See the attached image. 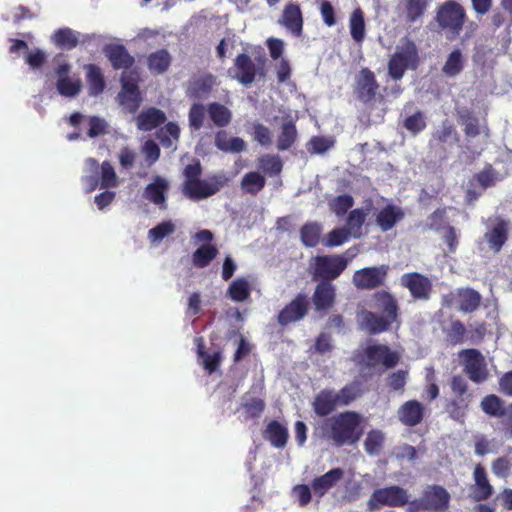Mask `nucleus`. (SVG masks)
I'll list each match as a JSON object with an SVG mask.
<instances>
[{"label":"nucleus","instance_id":"35","mask_svg":"<svg viewBox=\"0 0 512 512\" xmlns=\"http://www.w3.org/2000/svg\"><path fill=\"white\" fill-rule=\"evenodd\" d=\"M399 6L405 15V21L411 24L422 18L427 9L428 0H400Z\"/></svg>","mask_w":512,"mask_h":512},{"label":"nucleus","instance_id":"14","mask_svg":"<svg viewBox=\"0 0 512 512\" xmlns=\"http://www.w3.org/2000/svg\"><path fill=\"white\" fill-rule=\"evenodd\" d=\"M484 334L485 328L483 324L468 329L460 320L450 323V344L452 345L476 344L483 339Z\"/></svg>","mask_w":512,"mask_h":512},{"label":"nucleus","instance_id":"48","mask_svg":"<svg viewBox=\"0 0 512 512\" xmlns=\"http://www.w3.org/2000/svg\"><path fill=\"white\" fill-rule=\"evenodd\" d=\"M369 212L367 208L364 209L356 208L350 211L347 217V230L350 231L354 238H359L362 235V226L365 222L366 216Z\"/></svg>","mask_w":512,"mask_h":512},{"label":"nucleus","instance_id":"6","mask_svg":"<svg viewBox=\"0 0 512 512\" xmlns=\"http://www.w3.org/2000/svg\"><path fill=\"white\" fill-rule=\"evenodd\" d=\"M120 82L121 90L117 95L118 103L125 111L134 114L138 111L142 102L137 74L123 72Z\"/></svg>","mask_w":512,"mask_h":512},{"label":"nucleus","instance_id":"22","mask_svg":"<svg viewBox=\"0 0 512 512\" xmlns=\"http://www.w3.org/2000/svg\"><path fill=\"white\" fill-rule=\"evenodd\" d=\"M374 308L382 312V315L393 322L400 324L399 305L394 296L385 290L373 294Z\"/></svg>","mask_w":512,"mask_h":512},{"label":"nucleus","instance_id":"36","mask_svg":"<svg viewBox=\"0 0 512 512\" xmlns=\"http://www.w3.org/2000/svg\"><path fill=\"white\" fill-rule=\"evenodd\" d=\"M505 407V401L496 394H488L480 402V408L483 413L493 418L504 417Z\"/></svg>","mask_w":512,"mask_h":512},{"label":"nucleus","instance_id":"21","mask_svg":"<svg viewBox=\"0 0 512 512\" xmlns=\"http://www.w3.org/2000/svg\"><path fill=\"white\" fill-rule=\"evenodd\" d=\"M509 222L502 217H496L491 228L484 234L489 248L499 252L508 240Z\"/></svg>","mask_w":512,"mask_h":512},{"label":"nucleus","instance_id":"5","mask_svg":"<svg viewBox=\"0 0 512 512\" xmlns=\"http://www.w3.org/2000/svg\"><path fill=\"white\" fill-rule=\"evenodd\" d=\"M409 497L407 491L400 486H389L376 489L367 502L368 510L375 511L382 506L402 507L409 505Z\"/></svg>","mask_w":512,"mask_h":512},{"label":"nucleus","instance_id":"55","mask_svg":"<svg viewBox=\"0 0 512 512\" xmlns=\"http://www.w3.org/2000/svg\"><path fill=\"white\" fill-rule=\"evenodd\" d=\"M56 88L60 95L74 97L81 91V81L70 77L57 79Z\"/></svg>","mask_w":512,"mask_h":512},{"label":"nucleus","instance_id":"40","mask_svg":"<svg viewBox=\"0 0 512 512\" xmlns=\"http://www.w3.org/2000/svg\"><path fill=\"white\" fill-rule=\"evenodd\" d=\"M171 61L170 53L166 49H160L148 56L147 65L152 73L163 74L169 69Z\"/></svg>","mask_w":512,"mask_h":512},{"label":"nucleus","instance_id":"32","mask_svg":"<svg viewBox=\"0 0 512 512\" xmlns=\"http://www.w3.org/2000/svg\"><path fill=\"white\" fill-rule=\"evenodd\" d=\"M361 316L362 324L372 335L388 331L391 325L394 323L392 320L385 317L384 315H379L368 310H364L361 313Z\"/></svg>","mask_w":512,"mask_h":512},{"label":"nucleus","instance_id":"9","mask_svg":"<svg viewBox=\"0 0 512 512\" xmlns=\"http://www.w3.org/2000/svg\"><path fill=\"white\" fill-rule=\"evenodd\" d=\"M399 360L400 357L396 352L382 344L369 345L362 354V364L367 368L382 364L386 369H390L395 367Z\"/></svg>","mask_w":512,"mask_h":512},{"label":"nucleus","instance_id":"27","mask_svg":"<svg viewBox=\"0 0 512 512\" xmlns=\"http://www.w3.org/2000/svg\"><path fill=\"white\" fill-rule=\"evenodd\" d=\"M339 406L335 391L333 389H323L315 397L312 402V408L319 417H326L336 410Z\"/></svg>","mask_w":512,"mask_h":512},{"label":"nucleus","instance_id":"25","mask_svg":"<svg viewBox=\"0 0 512 512\" xmlns=\"http://www.w3.org/2000/svg\"><path fill=\"white\" fill-rule=\"evenodd\" d=\"M195 342L197 346V356L202 360L204 370L209 374H213L218 370L223 361V349L219 347L212 353H208L202 337H197Z\"/></svg>","mask_w":512,"mask_h":512},{"label":"nucleus","instance_id":"45","mask_svg":"<svg viewBox=\"0 0 512 512\" xmlns=\"http://www.w3.org/2000/svg\"><path fill=\"white\" fill-rule=\"evenodd\" d=\"M218 255V249L212 244H203L195 250L192 261L195 267H207Z\"/></svg>","mask_w":512,"mask_h":512},{"label":"nucleus","instance_id":"13","mask_svg":"<svg viewBox=\"0 0 512 512\" xmlns=\"http://www.w3.org/2000/svg\"><path fill=\"white\" fill-rule=\"evenodd\" d=\"M309 311V298L305 293H298L279 312L277 321L281 326H286L303 319Z\"/></svg>","mask_w":512,"mask_h":512},{"label":"nucleus","instance_id":"33","mask_svg":"<svg viewBox=\"0 0 512 512\" xmlns=\"http://www.w3.org/2000/svg\"><path fill=\"white\" fill-rule=\"evenodd\" d=\"M482 301L480 293L472 288L458 289L456 294V302L460 311L472 313L476 311Z\"/></svg>","mask_w":512,"mask_h":512},{"label":"nucleus","instance_id":"62","mask_svg":"<svg viewBox=\"0 0 512 512\" xmlns=\"http://www.w3.org/2000/svg\"><path fill=\"white\" fill-rule=\"evenodd\" d=\"M350 235L349 230L346 228H335L327 234L325 240V246L327 247H337L344 244L348 241Z\"/></svg>","mask_w":512,"mask_h":512},{"label":"nucleus","instance_id":"12","mask_svg":"<svg viewBox=\"0 0 512 512\" xmlns=\"http://www.w3.org/2000/svg\"><path fill=\"white\" fill-rule=\"evenodd\" d=\"M388 273L386 265L365 267L355 271L353 284L360 290H373L384 284Z\"/></svg>","mask_w":512,"mask_h":512},{"label":"nucleus","instance_id":"52","mask_svg":"<svg viewBox=\"0 0 512 512\" xmlns=\"http://www.w3.org/2000/svg\"><path fill=\"white\" fill-rule=\"evenodd\" d=\"M207 106L202 103H193L188 112L189 127L192 131H199L204 126Z\"/></svg>","mask_w":512,"mask_h":512},{"label":"nucleus","instance_id":"29","mask_svg":"<svg viewBox=\"0 0 512 512\" xmlns=\"http://www.w3.org/2000/svg\"><path fill=\"white\" fill-rule=\"evenodd\" d=\"M168 189L169 183L164 178L155 176L153 182L145 187L143 196L162 208L165 206Z\"/></svg>","mask_w":512,"mask_h":512},{"label":"nucleus","instance_id":"46","mask_svg":"<svg viewBox=\"0 0 512 512\" xmlns=\"http://www.w3.org/2000/svg\"><path fill=\"white\" fill-rule=\"evenodd\" d=\"M251 286L245 278L233 280L227 290V296L235 302H243L250 297Z\"/></svg>","mask_w":512,"mask_h":512},{"label":"nucleus","instance_id":"15","mask_svg":"<svg viewBox=\"0 0 512 512\" xmlns=\"http://www.w3.org/2000/svg\"><path fill=\"white\" fill-rule=\"evenodd\" d=\"M400 284L407 288L416 300H427L432 291L430 279L418 272L403 274L400 278Z\"/></svg>","mask_w":512,"mask_h":512},{"label":"nucleus","instance_id":"58","mask_svg":"<svg viewBox=\"0 0 512 512\" xmlns=\"http://www.w3.org/2000/svg\"><path fill=\"white\" fill-rule=\"evenodd\" d=\"M202 165L199 160L195 159L193 163H190L185 166L183 170L184 175V183H183V191L187 189L192 184H195L198 180H200V176L202 174Z\"/></svg>","mask_w":512,"mask_h":512},{"label":"nucleus","instance_id":"50","mask_svg":"<svg viewBox=\"0 0 512 512\" xmlns=\"http://www.w3.org/2000/svg\"><path fill=\"white\" fill-rule=\"evenodd\" d=\"M258 168L269 176L281 173L283 164L278 155L265 154L258 159Z\"/></svg>","mask_w":512,"mask_h":512},{"label":"nucleus","instance_id":"17","mask_svg":"<svg viewBox=\"0 0 512 512\" xmlns=\"http://www.w3.org/2000/svg\"><path fill=\"white\" fill-rule=\"evenodd\" d=\"M474 484L470 491L473 499L477 502L489 499L494 493V487L491 485L485 467L477 464L473 471Z\"/></svg>","mask_w":512,"mask_h":512},{"label":"nucleus","instance_id":"59","mask_svg":"<svg viewBox=\"0 0 512 512\" xmlns=\"http://www.w3.org/2000/svg\"><path fill=\"white\" fill-rule=\"evenodd\" d=\"M404 128L416 135L423 131L426 128V121L424 114L421 111H417L416 113L408 116L403 122Z\"/></svg>","mask_w":512,"mask_h":512},{"label":"nucleus","instance_id":"44","mask_svg":"<svg viewBox=\"0 0 512 512\" xmlns=\"http://www.w3.org/2000/svg\"><path fill=\"white\" fill-rule=\"evenodd\" d=\"M466 21L465 9L458 2L450 0V34L458 36Z\"/></svg>","mask_w":512,"mask_h":512},{"label":"nucleus","instance_id":"23","mask_svg":"<svg viewBox=\"0 0 512 512\" xmlns=\"http://www.w3.org/2000/svg\"><path fill=\"white\" fill-rule=\"evenodd\" d=\"M215 85V77L210 73L192 77L187 86L186 94L193 99L207 97Z\"/></svg>","mask_w":512,"mask_h":512},{"label":"nucleus","instance_id":"43","mask_svg":"<svg viewBox=\"0 0 512 512\" xmlns=\"http://www.w3.org/2000/svg\"><path fill=\"white\" fill-rule=\"evenodd\" d=\"M349 28L352 39L361 44L365 38L364 12L358 7L353 10L349 19Z\"/></svg>","mask_w":512,"mask_h":512},{"label":"nucleus","instance_id":"28","mask_svg":"<svg viewBox=\"0 0 512 512\" xmlns=\"http://www.w3.org/2000/svg\"><path fill=\"white\" fill-rule=\"evenodd\" d=\"M215 147L225 153H241L246 150V143L240 137H232L228 131L219 129L214 134Z\"/></svg>","mask_w":512,"mask_h":512},{"label":"nucleus","instance_id":"2","mask_svg":"<svg viewBox=\"0 0 512 512\" xmlns=\"http://www.w3.org/2000/svg\"><path fill=\"white\" fill-rule=\"evenodd\" d=\"M267 58L261 54L253 60L248 54L240 53L233 62V67L229 69L232 78L244 86L251 85L256 78L266 76Z\"/></svg>","mask_w":512,"mask_h":512},{"label":"nucleus","instance_id":"51","mask_svg":"<svg viewBox=\"0 0 512 512\" xmlns=\"http://www.w3.org/2000/svg\"><path fill=\"white\" fill-rule=\"evenodd\" d=\"M86 169L90 172V175H86L82 178L83 183L86 186V192H93L98 186H100L99 179V163L95 158H88L85 162Z\"/></svg>","mask_w":512,"mask_h":512},{"label":"nucleus","instance_id":"8","mask_svg":"<svg viewBox=\"0 0 512 512\" xmlns=\"http://www.w3.org/2000/svg\"><path fill=\"white\" fill-rule=\"evenodd\" d=\"M448 502L447 491L437 485L427 487L422 497L409 502L408 512H419L421 510L437 511L443 508Z\"/></svg>","mask_w":512,"mask_h":512},{"label":"nucleus","instance_id":"38","mask_svg":"<svg viewBox=\"0 0 512 512\" xmlns=\"http://www.w3.org/2000/svg\"><path fill=\"white\" fill-rule=\"evenodd\" d=\"M457 116L459 124L464 127L466 137L474 138L480 134L479 120L470 109H458Z\"/></svg>","mask_w":512,"mask_h":512},{"label":"nucleus","instance_id":"19","mask_svg":"<svg viewBox=\"0 0 512 512\" xmlns=\"http://www.w3.org/2000/svg\"><path fill=\"white\" fill-rule=\"evenodd\" d=\"M336 301V288L331 282H320L316 285L312 302L317 312H326L331 309Z\"/></svg>","mask_w":512,"mask_h":512},{"label":"nucleus","instance_id":"31","mask_svg":"<svg viewBox=\"0 0 512 512\" xmlns=\"http://www.w3.org/2000/svg\"><path fill=\"white\" fill-rule=\"evenodd\" d=\"M263 437L275 448H284L288 442L289 432L285 425L277 420H271L265 430Z\"/></svg>","mask_w":512,"mask_h":512},{"label":"nucleus","instance_id":"3","mask_svg":"<svg viewBox=\"0 0 512 512\" xmlns=\"http://www.w3.org/2000/svg\"><path fill=\"white\" fill-rule=\"evenodd\" d=\"M419 62L418 49L413 41L408 40L391 55L387 65L388 75L398 81L408 69L416 70Z\"/></svg>","mask_w":512,"mask_h":512},{"label":"nucleus","instance_id":"41","mask_svg":"<svg viewBox=\"0 0 512 512\" xmlns=\"http://www.w3.org/2000/svg\"><path fill=\"white\" fill-rule=\"evenodd\" d=\"M52 40L57 47L66 50L74 49L79 43L78 33L68 27L56 30Z\"/></svg>","mask_w":512,"mask_h":512},{"label":"nucleus","instance_id":"20","mask_svg":"<svg viewBox=\"0 0 512 512\" xmlns=\"http://www.w3.org/2000/svg\"><path fill=\"white\" fill-rule=\"evenodd\" d=\"M279 24L284 26L292 35L300 37L303 31V15L299 4L289 3L285 5Z\"/></svg>","mask_w":512,"mask_h":512},{"label":"nucleus","instance_id":"30","mask_svg":"<svg viewBox=\"0 0 512 512\" xmlns=\"http://www.w3.org/2000/svg\"><path fill=\"white\" fill-rule=\"evenodd\" d=\"M404 216L405 213L400 207L388 204L376 215V224L381 231L386 232L391 230Z\"/></svg>","mask_w":512,"mask_h":512},{"label":"nucleus","instance_id":"26","mask_svg":"<svg viewBox=\"0 0 512 512\" xmlns=\"http://www.w3.org/2000/svg\"><path fill=\"white\" fill-rule=\"evenodd\" d=\"M344 477V471L341 468H333L325 474L316 477L311 483V488L318 498H322L337 482Z\"/></svg>","mask_w":512,"mask_h":512},{"label":"nucleus","instance_id":"54","mask_svg":"<svg viewBox=\"0 0 512 512\" xmlns=\"http://www.w3.org/2000/svg\"><path fill=\"white\" fill-rule=\"evenodd\" d=\"M383 444L384 434L380 430H371L364 441V448L369 455H376L380 453Z\"/></svg>","mask_w":512,"mask_h":512},{"label":"nucleus","instance_id":"42","mask_svg":"<svg viewBox=\"0 0 512 512\" xmlns=\"http://www.w3.org/2000/svg\"><path fill=\"white\" fill-rule=\"evenodd\" d=\"M322 226L318 222H307L300 229V239L305 247H316L320 242Z\"/></svg>","mask_w":512,"mask_h":512},{"label":"nucleus","instance_id":"10","mask_svg":"<svg viewBox=\"0 0 512 512\" xmlns=\"http://www.w3.org/2000/svg\"><path fill=\"white\" fill-rule=\"evenodd\" d=\"M379 87L374 72L367 67L362 68L355 77L354 93L363 104L375 101Z\"/></svg>","mask_w":512,"mask_h":512},{"label":"nucleus","instance_id":"63","mask_svg":"<svg viewBox=\"0 0 512 512\" xmlns=\"http://www.w3.org/2000/svg\"><path fill=\"white\" fill-rule=\"evenodd\" d=\"M246 414L250 418H258L265 409V402L263 399L254 397L243 403Z\"/></svg>","mask_w":512,"mask_h":512},{"label":"nucleus","instance_id":"64","mask_svg":"<svg viewBox=\"0 0 512 512\" xmlns=\"http://www.w3.org/2000/svg\"><path fill=\"white\" fill-rule=\"evenodd\" d=\"M142 153L145 156L147 163L149 165H153L160 158L161 151L155 141L148 139L142 146Z\"/></svg>","mask_w":512,"mask_h":512},{"label":"nucleus","instance_id":"4","mask_svg":"<svg viewBox=\"0 0 512 512\" xmlns=\"http://www.w3.org/2000/svg\"><path fill=\"white\" fill-rule=\"evenodd\" d=\"M347 265L348 259L343 255H318L311 264L313 279L331 282L342 274Z\"/></svg>","mask_w":512,"mask_h":512},{"label":"nucleus","instance_id":"37","mask_svg":"<svg viewBox=\"0 0 512 512\" xmlns=\"http://www.w3.org/2000/svg\"><path fill=\"white\" fill-rule=\"evenodd\" d=\"M363 394L362 383L359 380H354L338 392H335V396L339 406H348L356 399L360 398Z\"/></svg>","mask_w":512,"mask_h":512},{"label":"nucleus","instance_id":"49","mask_svg":"<svg viewBox=\"0 0 512 512\" xmlns=\"http://www.w3.org/2000/svg\"><path fill=\"white\" fill-rule=\"evenodd\" d=\"M266 184L265 178L258 172H248L241 180V189L248 194H258Z\"/></svg>","mask_w":512,"mask_h":512},{"label":"nucleus","instance_id":"34","mask_svg":"<svg viewBox=\"0 0 512 512\" xmlns=\"http://www.w3.org/2000/svg\"><path fill=\"white\" fill-rule=\"evenodd\" d=\"M207 114L212 123L220 129L227 127L233 117L231 110L219 102L208 103Z\"/></svg>","mask_w":512,"mask_h":512},{"label":"nucleus","instance_id":"18","mask_svg":"<svg viewBox=\"0 0 512 512\" xmlns=\"http://www.w3.org/2000/svg\"><path fill=\"white\" fill-rule=\"evenodd\" d=\"M425 416V407L417 400L404 402L397 410V418L404 425L414 427L419 425Z\"/></svg>","mask_w":512,"mask_h":512},{"label":"nucleus","instance_id":"60","mask_svg":"<svg viewBox=\"0 0 512 512\" xmlns=\"http://www.w3.org/2000/svg\"><path fill=\"white\" fill-rule=\"evenodd\" d=\"M175 231V225L171 221H164L150 229L148 237L152 242H159Z\"/></svg>","mask_w":512,"mask_h":512},{"label":"nucleus","instance_id":"7","mask_svg":"<svg viewBox=\"0 0 512 512\" xmlns=\"http://www.w3.org/2000/svg\"><path fill=\"white\" fill-rule=\"evenodd\" d=\"M459 358L464 372L472 382L480 384L488 379L487 364L479 350L474 348L463 349L459 352Z\"/></svg>","mask_w":512,"mask_h":512},{"label":"nucleus","instance_id":"56","mask_svg":"<svg viewBox=\"0 0 512 512\" xmlns=\"http://www.w3.org/2000/svg\"><path fill=\"white\" fill-rule=\"evenodd\" d=\"M354 205V199L350 194H342L329 202L330 210L338 217L344 216Z\"/></svg>","mask_w":512,"mask_h":512},{"label":"nucleus","instance_id":"11","mask_svg":"<svg viewBox=\"0 0 512 512\" xmlns=\"http://www.w3.org/2000/svg\"><path fill=\"white\" fill-rule=\"evenodd\" d=\"M228 179L223 174L211 175L208 179L198 180L183 192L192 200L206 199L215 195L222 187L226 185Z\"/></svg>","mask_w":512,"mask_h":512},{"label":"nucleus","instance_id":"61","mask_svg":"<svg viewBox=\"0 0 512 512\" xmlns=\"http://www.w3.org/2000/svg\"><path fill=\"white\" fill-rule=\"evenodd\" d=\"M492 472L498 478H507L512 470V460L508 456H501L493 460Z\"/></svg>","mask_w":512,"mask_h":512},{"label":"nucleus","instance_id":"39","mask_svg":"<svg viewBox=\"0 0 512 512\" xmlns=\"http://www.w3.org/2000/svg\"><path fill=\"white\" fill-rule=\"evenodd\" d=\"M85 68L89 94L93 96L101 94L105 88V79L101 68L95 64H88Z\"/></svg>","mask_w":512,"mask_h":512},{"label":"nucleus","instance_id":"24","mask_svg":"<svg viewBox=\"0 0 512 512\" xmlns=\"http://www.w3.org/2000/svg\"><path fill=\"white\" fill-rule=\"evenodd\" d=\"M166 120V114L162 110L156 107H148L137 115L136 126L138 130L147 132L161 126Z\"/></svg>","mask_w":512,"mask_h":512},{"label":"nucleus","instance_id":"16","mask_svg":"<svg viewBox=\"0 0 512 512\" xmlns=\"http://www.w3.org/2000/svg\"><path fill=\"white\" fill-rule=\"evenodd\" d=\"M103 53L111 63L114 70L130 69L135 63V58L129 53L123 44H106L103 48Z\"/></svg>","mask_w":512,"mask_h":512},{"label":"nucleus","instance_id":"53","mask_svg":"<svg viewBox=\"0 0 512 512\" xmlns=\"http://www.w3.org/2000/svg\"><path fill=\"white\" fill-rule=\"evenodd\" d=\"M100 173V188H114L118 186L119 181L114 167L109 161H104L101 165L99 164Z\"/></svg>","mask_w":512,"mask_h":512},{"label":"nucleus","instance_id":"1","mask_svg":"<svg viewBox=\"0 0 512 512\" xmlns=\"http://www.w3.org/2000/svg\"><path fill=\"white\" fill-rule=\"evenodd\" d=\"M363 416L346 410L325 418L319 425L321 437L336 447L355 445L363 436Z\"/></svg>","mask_w":512,"mask_h":512},{"label":"nucleus","instance_id":"47","mask_svg":"<svg viewBox=\"0 0 512 512\" xmlns=\"http://www.w3.org/2000/svg\"><path fill=\"white\" fill-rule=\"evenodd\" d=\"M297 139V129L293 121L284 122L277 139V148L280 151L288 150Z\"/></svg>","mask_w":512,"mask_h":512},{"label":"nucleus","instance_id":"57","mask_svg":"<svg viewBox=\"0 0 512 512\" xmlns=\"http://www.w3.org/2000/svg\"><path fill=\"white\" fill-rule=\"evenodd\" d=\"M470 402L471 395L455 394L454 399L450 403L453 406L452 411H450V416L456 420L463 419Z\"/></svg>","mask_w":512,"mask_h":512}]
</instances>
